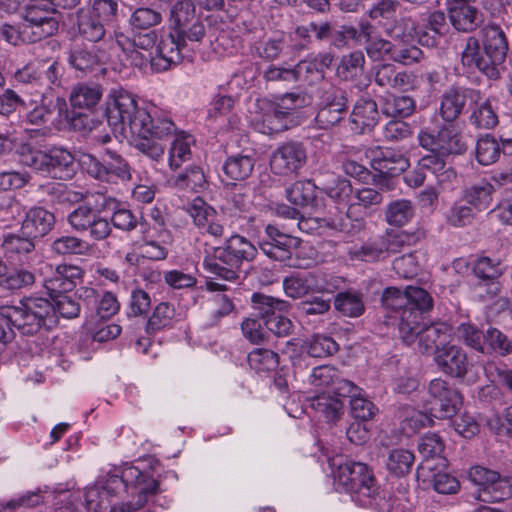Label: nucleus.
Masks as SVG:
<instances>
[{"label": "nucleus", "instance_id": "f257e3e1", "mask_svg": "<svg viewBox=\"0 0 512 512\" xmlns=\"http://www.w3.org/2000/svg\"><path fill=\"white\" fill-rule=\"evenodd\" d=\"M105 117L114 133L133 138L134 147L152 160L163 157L166 142L176 131L175 124L167 117L151 115L139 108L137 101L127 91H115L106 103Z\"/></svg>", "mask_w": 512, "mask_h": 512}, {"label": "nucleus", "instance_id": "f03ea898", "mask_svg": "<svg viewBox=\"0 0 512 512\" xmlns=\"http://www.w3.org/2000/svg\"><path fill=\"white\" fill-rule=\"evenodd\" d=\"M335 479L352 500L362 507H371L378 512H389L392 508L390 500L374 476L373 470L363 462L346 460L337 464Z\"/></svg>", "mask_w": 512, "mask_h": 512}, {"label": "nucleus", "instance_id": "7ed1b4c3", "mask_svg": "<svg viewBox=\"0 0 512 512\" xmlns=\"http://www.w3.org/2000/svg\"><path fill=\"white\" fill-rule=\"evenodd\" d=\"M257 248L247 238L234 234L222 246L215 247L213 257L204 259V267L210 273L227 281L239 278V271L245 262L253 261Z\"/></svg>", "mask_w": 512, "mask_h": 512}, {"label": "nucleus", "instance_id": "20e7f679", "mask_svg": "<svg viewBox=\"0 0 512 512\" xmlns=\"http://www.w3.org/2000/svg\"><path fill=\"white\" fill-rule=\"evenodd\" d=\"M116 204V199L102 193H94L85 204H80L67 216L73 230L86 233L94 241L106 240L112 233L110 221L102 214Z\"/></svg>", "mask_w": 512, "mask_h": 512}, {"label": "nucleus", "instance_id": "39448f33", "mask_svg": "<svg viewBox=\"0 0 512 512\" xmlns=\"http://www.w3.org/2000/svg\"><path fill=\"white\" fill-rule=\"evenodd\" d=\"M457 337L464 345L484 356H512V335L495 326L480 328L472 323H462L457 328Z\"/></svg>", "mask_w": 512, "mask_h": 512}, {"label": "nucleus", "instance_id": "423d86ee", "mask_svg": "<svg viewBox=\"0 0 512 512\" xmlns=\"http://www.w3.org/2000/svg\"><path fill=\"white\" fill-rule=\"evenodd\" d=\"M110 483H123L127 488L133 489L132 494L137 495L136 502H121L111 507L110 512H139L151 496L159 493V481L149 473L142 472L136 467L125 468L121 478L114 476Z\"/></svg>", "mask_w": 512, "mask_h": 512}, {"label": "nucleus", "instance_id": "0eeeda50", "mask_svg": "<svg viewBox=\"0 0 512 512\" xmlns=\"http://www.w3.org/2000/svg\"><path fill=\"white\" fill-rule=\"evenodd\" d=\"M80 163L86 173L101 182L116 183L132 178L128 162L117 152L105 149L101 158L92 154H83Z\"/></svg>", "mask_w": 512, "mask_h": 512}, {"label": "nucleus", "instance_id": "6e6552de", "mask_svg": "<svg viewBox=\"0 0 512 512\" xmlns=\"http://www.w3.org/2000/svg\"><path fill=\"white\" fill-rule=\"evenodd\" d=\"M251 301L255 316L261 319L266 329L277 337H286L291 334L294 325L284 313L290 309V304L282 299L262 293H254Z\"/></svg>", "mask_w": 512, "mask_h": 512}, {"label": "nucleus", "instance_id": "1a4fd4ad", "mask_svg": "<svg viewBox=\"0 0 512 512\" xmlns=\"http://www.w3.org/2000/svg\"><path fill=\"white\" fill-rule=\"evenodd\" d=\"M171 31L179 34L180 39L200 42L206 35L204 19L197 14L192 0H178L170 8Z\"/></svg>", "mask_w": 512, "mask_h": 512}, {"label": "nucleus", "instance_id": "9d476101", "mask_svg": "<svg viewBox=\"0 0 512 512\" xmlns=\"http://www.w3.org/2000/svg\"><path fill=\"white\" fill-rule=\"evenodd\" d=\"M264 234L259 247L266 256L275 261H287L289 266L301 267L293 259V255L298 257L297 250L302 245L300 238L284 233L272 224L265 227Z\"/></svg>", "mask_w": 512, "mask_h": 512}, {"label": "nucleus", "instance_id": "9b49d317", "mask_svg": "<svg viewBox=\"0 0 512 512\" xmlns=\"http://www.w3.org/2000/svg\"><path fill=\"white\" fill-rule=\"evenodd\" d=\"M309 209L311 210L309 214L314 217L318 226L350 235L357 234L365 227L364 219H352L349 211L342 212L334 205L327 206L321 198H317Z\"/></svg>", "mask_w": 512, "mask_h": 512}, {"label": "nucleus", "instance_id": "f8f14e48", "mask_svg": "<svg viewBox=\"0 0 512 512\" xmlns=\"http://www.w3.org/2000/svg\"><path fill=\"white\" fill-rule=\"evenodd\" d=\"M471 272L476 279L474 287L483 300H492L501 293L500 278L503 271L499 261L487 256L477 257L472 262Z\"/></svg>", "mask_w": 512, "mask_h": 512}, {"label": "nucleus", "instance_id": "ddd939ff", "mask_svg": "<svg viewBox=\"0 0 512 512\" xmlns=\"http://www.w3.org/2000/svg\"><path fill=\"white\" fill-rule=\"evenodd\" d=\"M431 396L430 414L438 419H447L455 416L462 406L461 393L448 382L434 379L428 388Z\"/></svg>", "mask_w": 512, "mask_h": 512}, {"label": "nucleus", "instance_id": "4468645a", "mask_svg": "<svg viewBox=\"0 0 512 512\" xmlns=\"http://www.w3.org/2000/svg\"><path fill=\"white\" fill-rule=\"evenodd\" d=\"M480 98V90L454 84L440 97L439 115L446 123H453Z\"/></svg>", "mask_w": 512, "mask_h": 512}, {"label": "nucleus", "instance_id": "2eb2a0df", "mask_svg": "<svg viewBox=\"0 0 512 512\" xmlns=\"http://www.w3.org/2000/svg\"><path fill=\"white\" fill-rule=\"evenodd\" d=\"M55 9L49 2H38L26 7L23 24L36 42L54 35L59 28L58 20L53 16Z\"/></svg>", "mask_w": 512, "mask_h": 512}, {"label": "nucleus", "instance_id": "dca6fc26", "mask_svg": "<svg viewBox=\"0 0 512 512\" xmlns=\"http://www.w3.org/2000/svg\"><path fill=\"white\" fill-rule=\"evenodd\" d=\"M307 161V151L304 143L288 141L273 151L270 167L274 174L288 176L300 170Z\"/></svg>", "mask_w": 512, "mask_h": 512}, {"label": "nucleus", "instance_id": "f3484780", "mask_svg": "<svg viewBox=\"0 0 512 512\" xmlns=\"http://www.w3.org/2000/svg\"><path fill=\"white\" fill-rule=\"evenodd\" d=\"M435 361L445 374L458 379H465L468 384H475L479 376L468 375L469 361L467 353L457 345H447L438 350Z\"/></svg>", "mask_w": 512, "mask_h": 512}, {"label": "nucleus", "instance_id": "a211bd4d", "mask_svg": "<svg viewBox=\"0 0 512 512\" xmlns=\"http://www.w3.org/2000/svg\"><path fill=\"white\" fill-rule=\"evenodd\" d=\"M347 109L346 92L338 88H331L325 93L322 106L315 118L316 122L320 128L329 129L344 119Z\"/></svg>", "mask_w": 512, "mask_h": 512}, {"label": "nucleus", "instance_id": "6ab92c4d", "mask_svg": "<svg viewBox=\"0 0 512 512\" xmlns=\"http://www.w3.org/2000/svg\"><path fill=\"white\" fill-rule=\"evenodd\" d=\"M479 39L487 62L500 69L499 66L504 63L509 51L507 37L502 28L495 24L486 25L480 29Z\"/></svg>", "mask_w": 512, "mask_h": 512}, {"label": "nucleus", "instance_id": "aec40b11", "mask_svg": "<svg viewBox=\"0 0 512 512\" xmlns=\"http://www.w3.org/2000/svg\"><path fill=\"white\" fill-rule=\"evenodd\" d=\"M309 383L317 388H328L330 392L339 396H351L358 387L351 381L343 379L339 371L330 365L315 367L309 377Z\"/></svg>", "mask_w": 512, "mask_h": 512}, {"label": "nucleus", "instance_id": "412c9836", "mask_svg": "<svg viewBox=\"0 0 512 512\" xmlns=\"http://www.w3.org/2000/svg\"><path fill=\"white\" fill-rule=\"evenodd\" d=\"M461 64L463 67L469 69H478L492 80H498L501 77L500 69H496L487 62L480 39L476 36L466 38L464 48L461 52Z\"/></svg>", "mask_w": 512, "mask_h": 512}, {"label": "nucleus", "instance_id": "4be33fe9", "mask_svg": "<svg viewBox=\"0 0 512 512\" xmlns=\"http://www.w3.org/2000/svg\"><path fill=\"white\" fill-rule=\"evenodd\" d=\"M188 39H180L179 34L171 32L157 42L154 54L153 70L162 72L168 70L172 64L180 61V51L187 44Z\"/></svg>", "mask_w": 512, "mask_h": 512}, {"label": "nucleus", "instance_id": "5701e85b", "mask_svg": "<svg viewBox=\"0 0 512 512\" xmlns=\"http://www.w3.org/2000/svg\"><path fill=\"white\" fill-rule=\"evenodd\" d=\"M380 119L377 103L372 99H360L349 117L350 130L355 134L371 132Z\"/></svg>", "mask_w": 512, "mask_h": 512}, {"label": "nucleus", "instance_id": "b1692460", "mask_svg": "<svg viewBox=\"0 0 512 512\" xmlns=\"http://www.w3.org/2000/svg\"><path fill=\"white\" fill-rule=\"evenodd\" d=\"M83 270L71 264H60L54 272L45 279L44 287L49 295L57 293H69L83 277Z\"/></svg>", "mask_w": 512, "mask_h": 512}, {"label": "nucleus", "instance_id": "393cba45", "mask_svg": "<svg viewBox=\"0 0 512 512\" xmlns=\"http://www.w3.org/2000/svg\"><path fill=\"white\" fill-rule=\"evenodd\" d=\"M55 225V216L43 207H32L22 221L20 232L26 237L40 239L46 236Z\"/></svg>", "mask_w": 512, "mask_h": 512}, {"label": "nucleus", "instance_id": "a878e982", "mask_svg": "<svg viewBox=\"0 0 512 512\" xmlns=\"http://www.w3.org/2000/svg\"><path fill=\"white\" fill-rule=\"evenodd\" d=\"M448 29L445 13L442 11L431 12L423 18V23L416 30L418 42L429 48L436 47Z\"/></svg>", "mask_w": 512, "mask_h": 512}, {"label": "nucleus", "instance_id": "bb28decb", "mask_svg": "<svg viewBox=\"0 0 512 512\" xmlns=\"http://www.w3.org/2000/svg\"><path fill=\"white\" fill-rule=\"evenodd\" d=\"M371 166L374 171L379 173L377 179L380 177H394L400 175L409 167V161L400 151L384 148L380 149L372 159Z\"/></svg>", "mask_w": 512, "mask_h": 512}, {"label": "nucleus", "instance_id": "cd10ccee", "mask_svg": "<svg viewBox=\"0 0 512 512\" xmlns=\"http://www.w3.org/2000/svg\"><path fill=\"white\" fill-rule=\"evenodd\" d=\"M46 175L60 180L71 179L75 174V157L62 147L47 150Z\"/></svg>", "mask_w": 512, "mask_h": 512}, {"label": "nucleus", "instance_id": "c85d7f7f", "mask_svg": "<svg viewBox=\"0 0 512 512\" xmlns=\"http://www.w3.org/2000/svg\"><path fill=\"white\" fill-rule=\"evenodd\" d=\"M418 450L423 456V461L417 467V478H427L426 472H433L435 466L432 465L431 459L437 458L442 465L445 459L441 457L444 451V442L442 438L436 433H428L423 436L418 444Z\"/></svg>", "mask_w": 512, "mask_h": 512}, {"label": "nucleus", "instance_id": "c756f323", "mask_svg": "<svg viewBox=\"0 0 512 512\" xmlns=\"http://www.w3.org/2000/svg\"><path fill=\"white\" fill-rule=\"evenodd\" d=\"M299 116L280 109L274 101L267 103L263 118V133L277 134L291 129L299 124Z\"/></svg>", "mask_w": 512, "mask_h": 512}, {"label": "nucleus", "instance_id": "7c9ffc66", "mask_svg": "<svg viewBox=\"0 0 512 512\" xmlns=\"http://www.w3.org/2000/svg\"><path fill=\"white\" fill-rule=\"evenodd\" d=\"M373 80L379 87L390 89H402L412 82V75L406 71H399L395 65L382 63L373 67Z\"/></svg>", "mask_w": 512, "mask_h": 512}, {"label": "nucleus", "instance_id": "2f4dec72", "mask_svg": "<svg viewBox=\"0 0 512 512\" xmlns=\"http://www.w3.org/2000/svg\"><path fill=\"white\" fill-rule=\"evenodd\" d=\"M389 318L397 321L400 337L408 345L415 342L425 324L423 314L413 310V307L410 306L400 310L398 315H389Z\"/></svg>", "mask_w": 512, "mask_h": 512}, {"label": "nucleus", "instance_id": "473e14b6", "mask_svg": "<svg viewBox=\"0 0 512 512\" xmlns=\"http://www.w3.org/2000/svg\"><path fill=\"white\" fill-rule=\"evenodd\" d=\"M107 24L92 14L88 7L76 12V26L80 36L90 42H99L106 34Z\"/></svg>", "mask_w": 512, "mask_h": 512}, {"label": "nucleus", "instance_id": "72a5a7b5", "mask_svg": "<svg viewBox=\"0 0 512 512\" xmlns=\"http://www.w3.org/2000/svg\"><path fill=\"white\" fill-rule=\"evenodd\" d=\"M347 397L324 391L311 400V407L321 413L327 422L336 423L344 414V399Z\"/></svg>", "mask_w": 512, "mask_h": 512}, {"label": "nucleus", "instance_id": "f704fd0d", "mask_svg": "<svg viewBox=\"0 0 512 512\" xmlns=\"http://www.w3.org/2000/svg\"><path fill=\"white\" fill-rule=\"evenodd\" d=\"M449 326L446 323H433L423 325L422 331L417 335L419 348L423 353L437 354L441 350L440 346H447L446 341L449 336Z\"/></svg>", "mask_w": 512, "mask_h": 512}, {"label": "nucleus", "instance_id": "c9c22d12", "mask_svg": "<svg viewBox=\"0 0 512 512\" xmlns=\"http://www.w3.org/2000/svg\"><path fill=\"white\" fill-rule=\"evenodd\" d=\"M355 36V27L352 25H338L329 21H322V27L317 30V41H329L330 45L341 49L348 45L349 40Z\"/></svg>", "mask_w": 512, "mask_h": 512}, {"label": "nucleus", "instance_id": "e433bc0d", "mask_svg": "<svg viewBox=\"0 0 512 512\" xmlns=\"http://www.w3.org/2000/svg\"><path fill=\"white\" fill-rule=\"evenodd\" d=\"M438 152L445 156L462 155L468 146L452 123L442 125L437 132Z\"/></svg>", "mask_w": 512, "mask_h": 512}, {"label": "nucleus", "instance_id": "4c0bfd02", "mask_svg": "<svg viewBox=\"0 0 512 512\" xmlns=\"http://www.w3.org/2000/svg\"><path fill=\"white\" fill-rule=\"evenodd\" d=\"M471 113L469 122L478 129H492L497 126L499 120L492 101L489 98L483 99L480 92V98L477 102L470 105Z\"/></svg>", "mask_w": 512, "mask_h": 512}, {"label": "nucleus", "instance_id": "58836bf2", "mask_svg": "<svg viewBox=\"0 0 512 512\" xmlns=\"http://www.w3.org/2000/svg\"><path fill=\"white\" fill-rule=\"evenodd\" d=\"M255 157L253 155L235 154L229 156L222 167L225 176L233 181H244L249 178L255 167Z\"/></svg>", "mask_w": 512, "mask_h": 512}, {"label": "nucleus", "instance_id": "ea45409f", "mask_svg": "<svg viewBox=\"0 0 512 512\" xmlns=\"http://www.w3.org/2000/svg\"><path fill=\"white\" fill-rule=\"evenodd\" d=\"M363 293L354 290L342 291L334 297V308L343 317L358 318L365 312Z\"/></svg>", "mask_w": 512, "mask_h": 512}, {"label": "nucleus", "instance_id": "a19ab883", "mask_svg": "<svg viewBox=\"0 0 512 512\" xmlns=\"http://www.w3.org/2000/svg\"><path fill=\"white\" fill-rule=\"evenodd\" d=\"M289 35L278 32L255 46L256 55L264 61L273 62L287 55Z\"/></svg>", "mask_w": 512, "mask_h": 512}, {"label": "nucleus", "instance_id": "79ce46f5", "mask_svg": "<svg viewBox=\"0 0 512 512\" xmlns=\"http://www.w3.org/2000/svg\"><path fill=\"white\" fill-rule=\"evenodd\" d=\"M329 198L338 202L349 201L353 187L351 182L339 175L327 173L320 179V187Z\"/></svg>", "mask_w": 512, "mask_h": 512}, {"label": "nucleus", "instance_id": "37998d69", "mask_svg": "<svg viewBox=\"0 0 512 512\" xmlns=\"http://www.w3.org/2000/svg\"><path fill=\"white\" fill-rule=\"evenodd\" d=\"M68 63L75 70L88 73L99 66L100 60L95 47L75 44L69 51Z\"/></svg>", "mask_w": 512, "mask_h": 512}, {"label": "nucleus", "instance_id": "c03bdc74", "mask_svg": "<svg viewBox=\"0 0 512 512\" xmlns=\"http://www.w3.org/2000/svg\"><path fill=\"white\" fill-rule=\"evenodd\" d=\"M102 98V89L99 85L80 83L75 85L69 96L72 108L92 109Z\"/></svg>", "mask_w": 512, "mask_h": 512}, {"label": "nucleus", "instance_id": "a18cd8bd", "mask_svg": "<svg viewBox=\"0 0 512 512\" xmlns=\"http://www.w3.org/2000/svg\"><path fill=\"white\" fill-rule=\"evenodd\" d=\"M35 275L27 269H8L0 264V287L7 291H15L33 285Z\"/></svg>", "mask_w": 512, "mask_h": 512}, {"label": "nucleus", "instance_id": "49530a36", "mask_svg": "<svg viewBox=\"0 0 512 512\" xmlns=\"http://www.w3.org/2000/svg\"><path fill=\"white\" fill-rule=\"evenodd\" d=\"M493 192V185L483 179L468 186L463 192V199L476 210L485 211L491 207Z\"/></svg>", "mask_w": 512, "mask_h": 512}, {"label": "nucleus", "instance_id": "de8ad7c7", "mask_svg": "<svg viewBox=\"0 0 512 512\" xmlns=\"http://www.w3.org/2000/svg\"><path fill=\"white\" fill-rule=\"evenodd\" d=\"M48 196L52 204L57 205H75L85 204L87 199L93 196L94 193L81 192L74 190L64 184H55L48 190Z\"/></svg>", "mask_w": 512, "mask_h": 512}, {"label": "nucleus", "instance_id": "09e8293b", "mask_svg": "<svg viewBox=\"0 0 512 512\" xmlns=\"http://www.w3.org/2000/svg\"><path fill=\"white\" fill-rule=\"evenodd\" d=\"M288 201L299 207L310 208L318 198L316 196V186L312 181H296L286 189Z\"/></svg>", "mask_w": 512, "mask_h": 512}, {"label": "nucleus", "instance_id": "8fccbe9b", "mask_svg": "<svg viewBox=\"0 0 512 512\" xmlns=\"http://www.w3.org/2000/svg\"><path fill=\"white\" fill-rule=\"evenodd\" d=\"M480 501L487 503L502 502L512 498V476H501L494 479L490 487L478 493Z\"/></svg>", "mask_w": 512, "mask_h": 512}, {"label": "nucleus", "instance_id": "3c124183", "mask_svg": "<svg viewBox=\"0 0 512 512\" xmlns=\"http://www.w3.org/2000/svg\"><path fill=\"white\" fill-rule=\"evenodd\" d=\"M414 460L415 456L410 450L396 448L389 452L386 467L391 474L404 477L411 471Z\"/></svg>", "mask_w": 512, "mask_h": 512}, {"label": "nucleus", "instance_id": "603ef678", "mask_svg": "<svg viewBox=\"0 0 512 512\" xmlns=\"http://www.w3.org/2000/svg\"><path fill=\"white\" fill-rule=\"evenodd\" d=\"M414 213L415 209L411 201L398 199L388 204L385 218L390 225L401 227L414 217Z\"/></svg>", "mask_w": 512, "mask_h": 512}, {"label": "nucleus", "instance_id": "864d4df0", "mask_svg": "<svg viewBox=\"0 0 512 512\" xmlns=\"http://www.w3.org/2000/svg\"><path fill=\"white\" fill-rule=\"evenodd\" d=\"M475 154L478 163L487 166L499 159L501 147L493 135L485 134L477 140Z\"/></svg>", "mask_w": 512, "mask_h": 512}, {"label": "nucleus", "instance_id": "5fc2aeb1", "mask_svg": "<svg viewBox=\"0 0 512 512\" xmlns=\"http://www.w3.org/2000/svg\"><path fill=\"white\" fill-rule=\"evenodd\" d=\"M303 351L314 358H323L335 354L339 345L329 336L317 334L302 345Z\"/></svg>", "mask_w": 512, "mask_h": 512}, {"label": "nucleus", "instance_id": "6e6d98bb", "mask_svg": "<svg viewBox=\"0 0 512 512\" xmlns=\"http://www.w3.org/2000/svg\"><path fill=\"white\" fill-rule=\"evenodd\" d=\"M163 17L160 11L151 7H138L130 15L129 25L133 30L149 31L162 23Z\"/></svg>", "mask_w": 512, "mask_h": 512}, {"label": "nucleus", "instance_id": "4d7b16f0", "mask_svg": "<svg viewBox=\"0 0 512 512\" xmlns=\"http://www.w3.org/2000/svg\"><path fill=\"white\" fill-rule=\"evenodd\" d=\"M365 65V56L362 51H353L341 58L337 67V74L344 80H354L362 75Z\"/></svg>", "mask_w": 512, "mask_h": 512}, {"label": "nucleus", "instance_id": "13d9d810", "mask_svg": "<svg viewBox=\"0 0 512 512\" xmlns=\"http://www.w3.org/2000/svg\"><path fill=\"white\" fill-rule=\"evenodd\" d=\"M452 26L460 32L471 33L483 22V14L476 7L448 14Z\"/></svg>", "mask_w": 512, "mask_h": 512}, {"label": "nucleus", "instance_id": "bf43d9fd", "mask_svg": "<svg viewBox=\"0 0 512 512\" xmlns=\"http://www.w3.org/2000/svg\"><path fill=\"white\" fill-rule=\"evenodd\" d=\"M55 106L58 109L59 116H64L71 130L82 134L91 131L90 117L85 113L76 112L74 110L69 111L64 98L58 96Z\"/></svg>", "mask_w": 512, "mask_h": 512}, {"label": "nucleus", "instance_id": "052dcab7", "mask_svg": "<svg viewBox=\"0 0 512 512\" xmlns=\"http://www.w3.org/2000/svg\"><path fill=\"white\" fill-rule=\"evenodd\" d=\"M415 101L408 95L391 96L385 99L382 110L387 116L405 118L415 111Z\"/></svg>", "mask_w": 512, "mask_h": 512}, {"label": "nucleus", "instance_id": "680f3d73", "mask_svg": "<svg viewBox=\"0 0 512 512\" xmlns=\"http://www.w3.org/2000/svg\"><path fill=\"white\" fill-rule=\"evenodd\" d=\"M175 316L174 307L168 302L159 303L153 310L152 315L148 318L145 326L147 334L152 335L157 331L170 325Z\"/></svg>", "mask_w": 512, "mask_h": 512}, {"label": "nucleus", "instance_id": "e2e57ef3", "mask_svg": "<svg viewBox=\"0 0 512 512\" xmlns=\"http://www.w3.org/2000/svg\"><path fill=\"white\" fill-rule=\"evenodd\" d=\"M174 186L179 189L194 191L204 189L207 186V180L203 169L197 165L190 166L175 177Z\"/></svg>", "mask_w": 512, "mask_h": 512}, {"label": "nucleus", "instance_id": "0e129e2a", "mask_svg": "<svg viewBox=\"0 0 512 512\" xmlns=\"http://www.w3.org/2000/svg\"><path fill=\"white\" fill-rule=\"evenodd\" d=\"M20 162L40 173H46L47 150L43 151L29 143H24L18 148Z\"/></svg>", "mask_w": 512, "mask_h": 512}, {"label": "nucleus", "instance_id": "69168bd1", "mask_svg": "<svg viewBox=\"0 0 512 512\" xmlns=\"http://www.w3.org/2000/svg\"><path fill=\"white\" fill-rule=\"evenodd\" d=\"M249 366L257 372H269L279 365V355L270 349L257 348L248 354Z\"/></svg>", "mask_w": 512, "mask_h": 512}, {"label": "nucleus", "instance_id": "338daca9", "mask_svg": "<svg viewBox=\"0 0 512 512\" xmlns=\"http://www.w3.org/2000/svg\"><path fill=\"white\" fill-rule=\"evenodd\" d=\"M211 312L205 318L206 327L216 326L222 318L228 316L235 308L233 301L225 294H217L210 300Z\"/></svg>", "mask_w": 512, "mask_h": 512}, {"label": "nucleus", "instance_id": "774afa93", "mask_svg": "<svg viewBox=\"0 0 512 512\" xmlns=\"http://www.w3.org/2000/svg\"><path fill=\"white\" fill-rule=\"evenodd\" d=\"M381 303L388 316L400 314V310L409 307L407 288L402 291L396 287H387L382 294Z\"/></svg>", "mask_w": 512, "mask_h": 512}]
</instances>
